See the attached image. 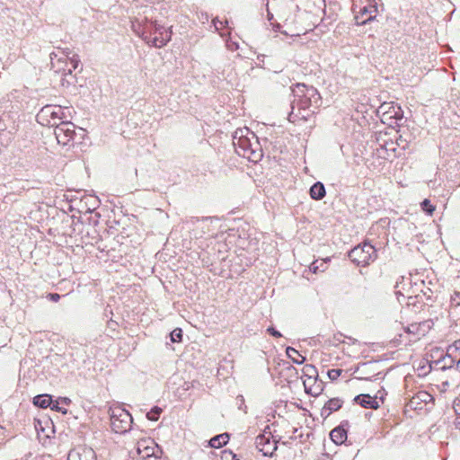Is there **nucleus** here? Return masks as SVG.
<instances>
[{"mask_svg":"<svg viewBox=\"0 0 460 460\" xmlns=\"http://www.w3.org/2000/svg\"><path fill=\"white\" fill-rule=\"evenodd\" d=\"M294 99L291 101V111L288 119L291 123L305 121L314 113L321 104V96L317 89L304 84H296L292 89Z\"/></svg>","mask_w":460,"mask_h":460,"instance_id":"1","label":"nucleus"},{"mask_svg":"<svg viewBox=\"0 0 460 460\" xmlns=\"http://www.w3.org/2000/svg\"><path fill=\"white\" fill-rule=\"evenodd\" d=\"M236 153L250 161L256 162L261 157V149L256 135L248 128H237L233 135Z\"/></svg>","mask_w":460,"mask_h":460,"instance_id":"2","label":"nucleus"},{"mask_svg":"<svg viewBox=\"0 0 460 460\" xmlns=\"http://www.w3.org/2000/svg\"><path fill=\"white\" fill-rule=\"evenodd\" d=\"M217 221V217H190L187 224L190 226V234L195 239L213 238L217 235V228L214 223Z\"/></svg>","mask_w":460,"mask_h":460,"instance_id":"3","label":"nucleus"},{"mask_svg":"<svg viewBox=\"0 0 460 460\" xmlns=\"http://www.w3.org/2000/svg\"><path fill=\"white\" fill-rule=\"evenodd\" d=\"M67 117L64 109L59 105H46L36 115V120L45 127H56Z\"/></svg>","mask_w":460,"mask_h":460,"instance_id":"4","label":"nucleus"},{"mask_svg":"<svg viewBox=\"0 0 460 460\" xmlns=\"http://www.w3.org/2000/svg\"><path fill=\"white\" fill-rule=\"evenodd\" d=\"M349 258L358 266H366L376 258L375 247L367 243L358 245L349 252Z\"/></svg>","mask_w":460,"mask_h":460,"instance_id":"5","label":"nucleus"},{"mask_svg":"<svg viewBox=\"0 0 460 460\" xmlns=\"http://www.w3.org/2000/svg\"><path fill=\"white\" fill-rule=\"evenodd\" d=\"M133 422L132 416L128 411L118 409L112 411L111 416V426L115 433H125L130 429Z\"/></svg>","mask_w":460,"mask_h":460,"instance_id":"6","label":"nucleus"},{"mask_svg":"<svg viewBox=\"0 0 460 460\" xmlns=\"http://www.w3.org/2000/svg\"><path fill=\"white\" fill-rule=\"evenodd\" d=\"M54 134L59 145L67 146L74 140L75 126L65 119L55 127Z\"/></svg>","mask_w":460,"mask_h":460,"instance_id":"7","label":"nucleus"},{"mask_svg":"<svg viewBox=\"0 0 460 460\" xmlns=\"http://www.w3.org/2000/svg\"><path fill=\"white\" fill-rule=\"evenodd\" d=\"M271 433L266 429L258 435L255 439L257 449L265 456H272L278 446L275 440H271Z\"/></svg>","mask_w":460,"mask_h":460,"instance_id":"8","label":"nucleus"},{"mask_svg":"<svg viewBox=\"0 0 460 460\" xmlns=\"http://www.w3.org/2000/svg\"><path fill=\"white\" fill-rule=\"evenodd\" d=\"M64 57H58V54L51 53L50 54V59L53 63L54 60L57 58L58 62H65L67 68H65V70H67L68 74H72L73 70H75L79 64L80 59L77 54L73 53L69 49H66L63 51Z\"/></svg>","mask_w":460,"mask_h":460,"instance_id":"9","label":"nucleus"},{"mask_svg":"<svg viewBox=\"0 0 460 460\" xmlns=\"http://www.w3.org/2000/svg\"><path fill=\"white\" fill-rule=\"evenodd\" d=\"M303 375L305 376V379H303V384L305 386V390L307 394L312 395H317L322 391V387L320 385H317L315 387H308V381H314L318 376V371L314 366L307 364L303 367Z\"/></svg>","mask_w":460,"mask_h":460,"instance_id":"10","label":"nucleus"},{"mask_svg":"<svg viewBox=\"0 0 460 460\" xmlns=\"http://www.w3.org/2000/svg\"><path fill=\"white\" fill-rule=\"evenodd\" d=\"M348 427L349 421L343 420L338 427L331 431L330 438L336 445H341L346 441Z\"/></svg>","mask_w":460,"mask_h":460,"instance_id":"11","label":"nucleus"},{"mask_svg":"<svg viewBox=\"0 0 460 460\" xmlns=\"http://www.w3.org/2000/svg\"><path fill=\"white\" fill-rule=\"evenodd\" d=\"M144 40L146 41L148 44H151L153 37L156 35L157 31L164 30V26L158 24L156 21H148L145 17V23H144Z\"/></svg>","mask_w":460,"mask_h":460,"instance_id":"12","label":"nucleus"},{"mask_svg":"<svg viewBox=\"0 0 460 460\" xmlns=\"http://www.w3.org/2000/svg\"><path fill=\"white\" fill-rule=\"evenodd\" d=\"M172 31L169 29L164 27V30L157 31L156 35L153 37L150 45L155 48H162L171 40Z\"/></svg>","mask_w":460,"mask_h":460,"instance_id":"13","label":"nucleus"},{"mask_svg":"<svg viewBox=\"0 0 460 460\" xmlns=\"http://www.w3.org/2000/svg\"><path fill=\"white\" fill-rule=\"evenodd\" d=\"M343 402L340 398H332L327 401L321 411V415L327 418L333 411L340 410Z\"/></svg>","mask_w":460,"mask_h":460,"instance_id":"14","label":"nucleus"},{"mask_svg":"<svg viewBox=\"0 0 460 460\" xmlns=\"http://www.w3.org/2000/svg\"><path fill=\"white\" fill-rule=\"evenodd\" d=\"M354 401L366 409L376 410L379 404L376 398L371 397L369 394H359L354 398Z\"/></svg>","mask_w":460,"mask_h":460,"instance_id":"15","label":"nucleus"},{"mask_svg":"<svg viewBox=\"0 0 460 460\" xmlns=\"http://www.w3.org/2000/svg\"><path fill=\"white\" fill-rule=\"evenodd\" d=\"M310 197L315 200H321L326 195L324 185L321 181H317L310 188Z\"/></svg>","mask_w":460,"mask_h":460,"instance_id":"16","label":"nucleus"},{"mask_svg":"<svg viewBox=\"0 0 460 460\" xmlns=\"http://www.w3.org/2000/svg\"><path fill=\"white\" fill-rule=\"evenodd\" d=\"M52 397L49 394H39L33 398V404L42 409L50 407Z\"/></svg>","mask_w":460,"mask_h":460,"instance_id":"17","label":"nucleus"},{"mask_svg":"<svg viewBox=\"0 0 460 460\" xmlns=\"http://www.w3.org/2000/svg\"><path fill=\"white\" fill-rule=\"evenodd\" d=\"M229 440L228 433H222L213 437L209 440V446L214 448H220L221 447L226 445Z\"/></svg>","mask_w":460,"mask_h":460,"instance_id":"18","label":"nucleus"},{"mask_svg":"<svg viewBox=\"0 0 460 460\" xmlns=\"http://www.w3.org/2000/svg\"><path fill=\"white\" fill-rule=\"evenodd\" d=\"M286 352L288 358H290L296 364H302L305 360V358L292 347H288Z\"/></svg>","mask_w":460,"mask_h":460,"instance_id":"19","label":"nucleus"},{"mask_svg":"<svg viewBox=\"0 0 460 460\" xmlns=\"http://www.w3.org/2000/svg\"><path fill=\"white\" fill-rule=\"evenodd\" d=\"M330 261L329 258H327L326 260H322V261H314L311 265H310V270L314 273H317L318 271H322L323 272L326 269H327V262Z\"/></svg>","mask_w":460,"mask_h":460,"instance_id":"20","label":"nucleus"},{"mask_svg":"<svg viewBox=\"0 0 460 460\" xmlns=\"http://www.w3.org/2000/svg\"><path fill=\"white\" fill-rule=\"evenodd\" d=\"M132 23V29L133 31L141 36L144 39V23H145V17L144 18H136L134 21L131 22Z\"/></svg>","mask_w":460,"mask_h":460,"instance_id":"21","label":"nucleus"},{"mask_svg":"<svg viewBox=\"0 0 460 460\" xmlns=\"http://www.w3.org/2000/svg\"><path fill=\"white\" fill-rule=\"evenodd\" d=\"M431 321L429 320V321H425V322H422L420 323H414V324H411L407 330L409 332H411V333H416L419 332L420 329H425V328H428L429 329L430 328V325H431Z\"/></svg>","mask_w":460,"mask_h":460,"instance_id":"22","label":"nucleus"},{"mask_svg":"<svg viewBox=\"0 0 460 460\" xmlns=\"http://www.w3.org/2000/svg\"><path fill=\"white\" fill-rule=\"evenodd\" d=\"M392 107H394V106L391 105L390 103H383L379 106L377 112L382 113L384 117H386V119H389V117L392 113V111H393Z\"/></svg>","mask_w":460,"mask_h":460,"instance_id":"23","label":"nucleus"},{"mask_svg":"<svg viewBox=\"0 0 460 460\" xmlns=\"http://www.w3.org/2000/svg\"><path fill=\"white\" fill-rule=\"evenodd\" d=\"M162 412V409L160 407L155 406L151 409L150 411L146 413V418L150 420H157Z\"/></svg>","mask_w":460,"mask_h":460,"instance_id":"24","label":"nucleus"},{"mask_svg":"<svg viewBox=\"0 0 460 460\" xmlns=\"http://www.w3.org/2000/svg\"><path fill=\"white\" fill-rule=\"evenodd\" d=\"M84 199L85 204L89 205V208L87 209L90 212L94 210L99 205V200L97 199L96 197L89 196V197H85Z\"/></svg>","mask_w":460,"mask_h":460,"instance_id":"25","label":"nucleus"},{"mask_svg":"<svg viewBox=\"0 0 460 460\" xmlns=\"http://www.w3.org/2000/svg\"><path fill=\"white\" fill-rule=\"evenodd\" d=\"M421 209L425 211L428 215H432V213L435 211V206H433L429 199H425L420 203Z\"/></svg>","mask_w":460,"mask_h":460,"instance_id":"26","label":"nucleus"},{"mask_svg":"<svg viewBox=\"0 0 460 460\" xmlns=\"http://www.w3.org/2000/svg\"><path fill=\"white\" fill-rule=\"evenodd\" d=\"M393 111L389 119H395V121H401L403 119L402 111L399 106L392 107Z\"/></svg>","mask_w":460,"mask_h":460,"instance_id":"27","label":"nucleus"},{"mask_svg":"<svg viewBox=\"0 0 460 460\" xmlns=\"http://www.w3.org/2000/svg\"><path fill=\"white\" fill-rule=\"evenodd\" d=\"M170 338L172 342H180L182 340V331L180 328H175L171 333Z\"/></svg>","mask_w":460,"mask_h":460,"instance_id":"28","label":"nucleus"},{"mask_svg":"<svg viewBox=\"0 0 460 460\" xmlns=\"http://www.w3.org/2000/svg\"><path fill=\"white\" fill-rule=\"evenodd\" d=\"M341 373H342V369L332 368V369L328 370L327 375L331 380L334 381V380L338 379V377L341 375Z\"/></svg>","mask_w":460,"mask_h":460,"instance_id":"29","label":"nucleus"},{"mask_svg":"<svg viewBox=\"0 0 460 460\" xmlns=\"http://www.w3.org/2000/svg\"><path fill=\"white\" fill-rule=\"evenodd\" d=\"M268 21L270 22V24L272 26V29L277 31L280 29V23L274 21L273 14L268 10Z\"/></svg>","mask_w":460,"mask_h":460,"instance_id":"30","label":"nucleus"},{"mask_svg":"<svg viewBox=\"0 0 460 460\" xmlns=\"http://www.w3.org/2000/svg\"><path fill=\"white\" fill-rule=\"evenodd\" d=\"M216 31H220L228 24L227 20L220 21L218 18L213 20Z\"/></svg>","mask_w":460,"mask_h":460,"instance_id":"31","label":"nucleus"},{"mask_svg":"<svg viewBox=\"0 0 460 460\" xmlns=\"http://www.w3.org/2000/svg\"><path fill=\"white\" fill-rule=\"evenodd\" d=\"M50 408H51V410L56 411H58V412H61V413H63V414H66V411H66V409H65V408H63V407L59 406V401H58V400H57V401H55V402H53V401H52V403H51V405H50Z\"/></svg>","mask_w":460,"mask_h":460,"instance_id":"32","label":"nucleus"},{"mask_svg":"<svg viewBox=\"0 0 460 460\" xmlns=\"http://www.w3.org/2000/svg\"><path fill=\"white\" fill-rule=\"evenodd\" d=\"M267 332H268L270 335H272V336H274V337H276V338H279V337H281V336H282V335H281V333H280L279 331H277V330H276L274 327H272V326L269 327V328L267 329Z\"/></svg>","mask_w":460,"mask_h":460,"instance_id":"33","label":"nucleus"},{"mask_svg":"<svg viewBox=\"0 0 460 460\" xmlns=\"http://www.w3.org/2000/svg\"><path fill=\"white\" fill-rule=\"evenodd\" d=\"M48 296H49V300H51L53 302H58L61 297L60 295L58 293H49Z\"/></svg>","mask_w":460,"mask_h":460,"instance_id":"34","label":"nucleus"},{"mask_svg":"<svg viewBox=\"0 0 460 460\" xmlns=\"http://www.w3.org/2000/svg\"><path fill=\"white\" fill-rule=\"evenodd\" d=\"M145 451H146V455L143 456V457H148L151 455H154V448H152V447H149L146 446V447H145Z\"/></svg>","mask_w":460,"mask_h":460,"instance_id":"35","label":"nucleus"},{"mask_svg":"<svg viewBox=\"0 0 460 460\" xmlns=\"http://www.w3.org/2000/svg\"><path fill=\"white\" fill-rule=\"evenodd\" d=\"M454 410L455 411H459L460 410V394L454 401Z\"/></svg>","mask_w":460,"mask_h":460,"instance_id":"36","label":"nucleus"},{"mask_svg":"<svg viewBox=\"0 0 460 460\" xmlns=\"http://www.w3.org/2000/svg\"><path fill=\"white\" fill-rule=\"evenodd\" d=\"M374 19H375V16L370 15L369 17H367L366 20H364L362 22H358L357 21V24L358 25H364V24H367V22H369L370 21H373Z\"/></svg>","mask_w":460,"mask_h":460,"instance_id":"37","label":"nucleus"},{"mask_svg":"<svg viewBox=\"0 0 460 460\" xmlns=\"http://www.w3.org/2000/svg\"><path fill=\"white\" fill-rule=\"evenodd\" d=\"M452 299L453 300H456V304L460 305V292L459 291H455L454 292V296H452Z\"/></svg>","mask_w":460,"mask_h":460,"instance_id":"38","label":"nucleus"},{"mask_svg":"<svg viewBox=\"0 0 460 460\" xmlns=\"http://www.w3.org/2000/svg\"><path fill=\"white\" fill-rule=\"evenodd\" d=\"M58 401H59V402H63L65 404H68L70 402V400L66 397H64V398H59Z\"/></svg>","mask_w":460,"mask_h":460,"instance_id":"39","label":"nucleus"},{"mask_svg":"<svg viewBox=\"0 0 460 460\" xmlns=\"http://www.w3.org/2000/svg\"><path fill=\"white\" fill-rule=\"evenodd\" d=\"M279 20L284 21V22L288 21V17H285L283 14H279Z\"/></svg>","mask_w":460,"mask_h":460,"instance_id":"40","label":"nucleus"},{"mask_svg":"<svg viewBox=\"0 0 460 460\" xmlns=\"http://www.w3.org/2000/svg\"><path fill=\"white\" fill-rule=\"evenodd\" d=\"M316 383V379L314 381H308V387H314L313 385Z\"/></svg>","mask_w":460,"mask_h":460,"instance_id":"41","label":"nucleus"},{"mask_svg":"<svg viewBox=\"0 0 460 460\" xmlns=\"http://www.w3.org/2000/svg\"><path fill=\"white\" fill-rule=\"evenodd\" d=\"M142 446L141 443H138V446H137V453L140 455L141 454V448L140 447Z\"/></svg>","mask_w":460,"mask_h":460,"instance_id":"42","label":"nucleus"},{"mask_svg":"<svg viewBox=\"0 0 460 460\" xmlns=\"http://www.w3.org/2000/svg\"><path fill=\"white\" fill-rule=\"evenodd\" d=\"M367 12H368V11H367V7H364V8L362 9V14L367 13Z\"/></svg>","mask_w":460,"mask_h":460,"instance_id":"43","label":"nucleus"},{"mask_svg":"<svg viewBox=\"0 0 460 460\" xmlns=\"http://www.w3.org/2000/svg\"><path fill=\"white\" fill-rule=\"evenodd\" d=\"M395 294H396L397 296H402V295L401 294V292H400V291H395Z\"/></svg>","mask_w":460,"mask_h":460,"instance_id":"44","label":"nucleus"},{"mask_svg":"<svg viewBox=\"0 0 460 460\" xmlns=\"http://www.w3.org/2000/svg\"><path fill=\"white\" fill-rule=\"evenodd\" d=\"M456 366H457V367H460V358H459V360L456 363Z\"/></svg>","mask_w":460,"mask_h":460,"instance_id":"45","label":"nucleus"},{"mask_svg":"<svg viewBox=\"0 0 460 460\" xmlns=\"http://www.w3.org/2000/svg\"><path fill=\"white\" fill-rule=\"evenodd\" d=\"M90 453L92 455L93 459H94L95 458L94 453L93 452H90Z\"/></svg>","mask_w":460,"mask_h":460,"instance_id":"46","label":"nucleus"},{"mask_svg":"<svg viewBox=\"0 0 460 460\" xmlns=\"http://www.w3.org/2000/svg\"><path fill=\"white\" fill-rule=\"evenodd\" d=\"M456 415H460V410L459 411H455Z\"/></svg>","mask_w":460,"mask_h":460,"instance_id":"47","label":"nucleus"},{"mask_svg":"<svg viewBox=\"0 0 460 460\" xmlns=\"http://www.w3.org/2000/svg\"><path fill=\"white\" fill-rule=\"evenodd\" d=\"M233 460H239V459H236V458H235V456H234Z\"/></svg>","mask_w":460,"mask_h":460,"instance_id":"48","label":"nucleus"},{"mask_svg":"<svg viewBox=\"0 0 460 460\" xmlns=\"http://www.w3.org/2000/svg\"><path fill=\"white\" fill-rule=\"evenodd\" d=\"M0 129L3 130V128L0 127Z\"/></svg>","mask_w":460,"mask_h":460,"instance_id":"49","label":"nucleus"}]
</instances>
